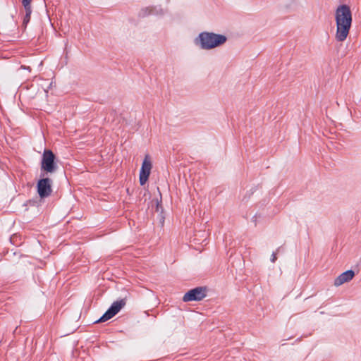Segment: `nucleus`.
<instances>
[{
    "label": "nucleus",
    "instance_id": "1",
    "mask_svg": "<svg viewBox=\"0 0 361 361\" xmlns=\"http://www.w3.org/2000/svg\"><path fill=\"white\" fill-rule=\"evenodd\" d=\"M336 32L335 39L337 42H344L350 32L353 23L350 7L347 4L339 5L335 11Z\"/></svg>",
    "mask_w": 361,
    "mask_h": 361
},
{
    "label": "nucleus",
    "instance_id": "12",
    "mask_svg": "<svg viewBox=\"0 0 361 361\" xmlns=\"http://www.w3.org/2000/svg\"><path fill=\"white\" fill-rule=\"evenodd\" d=\"M42 200H38L37 198L28 200L27 201L25 202V203L23 205L25 207H38L40 204Z\"/></svg>",
    "mask_w": 361,
    "mask_h": 361
},
{
    "label": "nucleus",
    "instance_id": "11",
    "mask_svg": "<svg viewBox=\"0 0 361 361\" xmlns=\"http://www.w3.org/2000/svg\"><path fill=\"white\" fill-rule=\"evenodd\" d=\"M154 10V7L142 8L138 13V17L141 18H145V17L148 16L149 15L153 14Z\"/></svg>",
    "mask_w": 361,
    "mask_h": 361
},
{
    "label": "nucleus",
    "instance_id": "3",
    "mask_svg": "<svg viewBox=\"0 0 361 361\" xmlns=\"http://www.w3.org/2000/svg\"><path fill=\"white\" fill-rule=\"evenodd\" d=\"M58 158L51 149H44L40 161V173L48 175L55 173L58 169Z\"/></svg>",
    "mask_w": 361,
    "mask_h": 361
},
{
    "label": "nucleus",
    "instance_id": "14",
    "mask_svg": "<svg viewBox=\"0 0 361 361\" xmlns=\"http://www.w3.org/2000/svg\"><path fill=\"white\" fill-rule=\"evenodd\" d=\"M280 249H281V247H278V249H277L276 252H279Z\"/></svg>",
    "mask_w": 361,
    "mask_h": 361
},
{
    "label": "nucleus",
    "instance_id": "13",
    "mask_svg": "<svg viewBox=\"0 0 361 361\" xmlns=\"http://www.w3.org/2000/svg\"><path fill=\"white\" fill-rule=\"evenodd\" d=\"M276 259H277L276 252H274L272 253V255H271V262H275Z\"/></svg>",
    "mask_w": 361,
    "mask_h": 361
},
{
    "label": "nucleus",
    "instance_id": "10",
    "mask_svg": "<svg viewBox=\"0 0 361 361\" xmlns=\"http://www.w3.org/2000/svg\"><path fill=\"white\" fill-rule=\"evenodd\" d=\"M154 201L156 202L155 212H160V214H159V216L161 224H163L164 222L165 216L163 215L164 208H163V206L161 204V198L160 199V200H159L158 199H156Z\"/></svg>",
    "mask_w": 361,
    "mask_h": 361
},
{
    "label": "nucleus",
    "instance_id": "4",
    "mask_svg": "<svg viewBox=\"0 0 361 361\" xmlns=\"http://www.w3.org/2000/svg\"><path fill=\"white\" fill-rule=\"evenodd\" d=\"M53 180L46 174L40 173L39 178L36 184L37 192L40 200L49 197L52 193Z\"/></svg>",
    "mask_w": 361,
    "mask_h": 361
},
{
    "label": "nucleus",
    "instance_id": "5",
    "mask_svg": "<svg viewBox=\"0 0 361 361\" xmlns=\"http://www.w3.org/2000/svg\"><path fill=\"white\" fill-rule=\"evenodd\" d=\"M127 298L128 296L126 295L124 298L114 301L103 315L98 320L94 322V323L105 322L113 318L125 307L127 302Z\"/></svg>",
    "mask_w": 361,
    "mask_h": 361
},
{
    "label": "nucleus",
    "instance_id": "6",
    "mask_svg": "<svg viewBox=\"0 0 361 361\" xmlns=\"http://www.w3.org/2000/svg\"><path fill=\"white\" fill-rule=\"evenodd\" d=\"M207 288L205 286H198L189 290L183 298L184 302L200 301L207 296Z\"/></svg>",
    "mask_w": 361,
    "mask_h": 361
},
{
    "label": "nucleus",
    "instance_id": "7",
    "mask_svg": "<svg viewBox=\"0 0 361 361\" xmlns=\"http://www.w3.org/2000/svg\"><path fill=\"white\" fill-rule=\"evenodd\" d=\"M152 167V164L149 159V155H146L140 171L139 180L140 185L142 186L147 182L151 173Z\"/></svg>",
    "mask_w": 361,
    "mask_h": 361
},
{
    "label": "nucleus",
    "instance_id": "9",
    "mask_svg": "<svg viewBox=\"0 0 361 361\" xmlns=\"http://www.w3.org/2000/svg\"><path fill=\"white\" fill-rule=\"evenodd\" d=\"M355 276V272L353 270H347L340 274L334 281V286H340L344 283L348 282Z\"/></svg>",
    "mask_w": 361,
    "mask_h": 361
},
{
    "label": "nucleus",
    "instance_id": "2",
    "mask_svg": "<svg viewBox=\"0 0 361 361\" xmlns=\"http://www.w3.org/2000/svg\"><path fill=\"white\" fill-rule=\"evenodd\" d=\"M226 41L227 37L224 35L202 32L195 39V44L202 49L210 50L223 45Z\"/></svg>",
    "mask_w": 361,
    "mask_h": 361
},
{
    "label": "nucleus",
    "instance_id": "8",
    "mask_svg": "<svg viewBox=\"0 0 361 361\" xmlns=\"http://www.w3.org/2000/svg\"><path fill=\"white\" fill-rule=\"evenodd\" d=\"M32 0H22V5L23 6L24 13H23V23H22V29L25 30L27 24L30 21L31 14H32V6H31Z\"/></svg>",
    "mask_w": 361,
    "mask_h": 361
}]
</instances>
